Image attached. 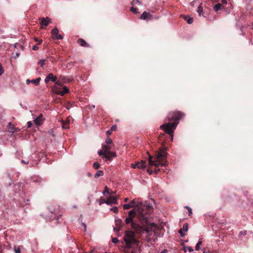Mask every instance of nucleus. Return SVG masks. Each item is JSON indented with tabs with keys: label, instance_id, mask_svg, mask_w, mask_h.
I'll return each mask as SVG.
<instances>
[{
	"label": "nucleus",
	"instance_id": "obj_38",
	"mask_svg": "<svg viewBox=\"0 0 253 253\" xmlns=\"http://www.w3.org/2000/svg\"><path fill=\"white\" fill-rule=\"evenodd\" d=\"M114 213H117L118 212V208L117 207H114L110 209Z\"/></svg>",
	"mask_w": 253,
	"mask_h": 253
},
{
	"label": "nucleus",
	"instance_id": "obj_37",
	"mask_svg": "<svg viewBox=\"0 0 253 253\" xmlns=\"http://www.w3.org/2000/svg\"><path fill=\"white\" fill-rule=\"evenodd\" d=\"M110 190L109 189L107 188V187H105L104 191L103 192V194L105 195L106 193L110 194Z\"/></svg>",
	"mask_w": 253,
	"mask_h": 253
},
{
	"label": "nucleus",
	"instance_id": "obj_27",
	"mask_svg": "<svg viewBox=\"0 0 253 253\" xmlns=\"http://www.w3.org/2000/svg\"><path fill=\"white\" fill-rule=\"evenodd\" d=\"M183 251L184 252L189 251L190 253H191V252H193V249L191 247L184 246L183 247Z\"/></svg>",
	"mask_w": 253,
	"mask_h": 253
},
{
	"label": "nucleus",
	"instance_id": "obj_12",
	"mask_svg": "<svg viewBox=\"0 0 253 253\" xmlns=\"http://www.w3.org/2000/svg\"><path fill=\"white\" fill-rule=\"evenodd\" d=\"M153 18V15L149 12L144 11L140 16L141 19L143 20H151Z\"/></svg>",
	"mask_w": 253,
	"mask_h": 253
},
{
	"label": "nucleus",
	"instance_id": "obj_32",
	"mask_svg": "<svg viewBox=\"0 0 253 253\" xmlns=\"http://www.w3.org/2000/svg\"><path fill=\"white\" fill-rule=\"evenodd\" d=\"M93 167L95 169H97L100 167V164L97 162H94L93 164Z\"/></svg>",
	"mask_w": 253,
	"mask_h": 253
},
{
	"label": "nucleus",
	"instance_id": "obj_23",
	"mask_svg": "<svg viewBox=\"0 0 253 253\" xmlns=\"http://www.w3.org/2000/svg\"><path fill=\"white\" fill-rule=\"evenodd\" d=\"M184 19L189 24H191L193 22V18L190 16H186L184 17Z\"/></svg>",
	"mask_w": 253,
	"mask_h": 253
},
{
	"label": "nucleus",
	"instance_id": "obj_64",
	"mask_svg": "<svg viewBox=\"0 0 253 253\" xmlns=\"http://www.w3.org/2000/svg\"><path fill=\"white\" fill-rule=\"evenodd\" d=\"M51 213H54V212L53 211H51Z\"/></svg>",
	"mask_w": 253,
	"mask_h": 253
},
{
	"label": "nucleus",
	"instance_id": "obj_28",
	"mask_svg": "<svg viewBox=\"0 0 253 253\" xmlns=\"http://www.w3.org/2000/svg\"><path fill=\"white\" fill-rule=\"evenodd\" d=\"M247 231L246 230L241 231L239 234V237L242 239L244 236L247 235Z\"/></svg>",
	"mask_w": 253,
	"mask_h": 253
},
{
	"label": "nucleus",
	"instance_id": "obj_55",
	"mask_svg": "<svg viewBox=\"0 0 253 253\" xmlns=\"http://www.w3.org/2000/svg\"><path fill=\"white\" fill-rule=\"evenodd\" d=\"M133 2H136L137 3H140V2L138 0H133Z\"/></svg>",
	"mask_w": 253,
	"mask_h": 253
},
{
	"label": "nucleus",
	"instance_id": "obj_52",
	"mask_svg": "<svg viewBox=\"0 0 253 253\" xmlns=\"http://www.w3.org/2000/svg\"><path fill=\"white\" fill-rule=\"evenodd\" d=\"M83 226H84V231H86V224H85V223H83Z\"/></svg>",
	"mask_w": 253,
	"mask_h": 253
},
{
	"label": "nucleus",
	"instance_id": "obj_10",
	"mask_svg": "<svg viewBox=\"0 0 253 253\" xmlns=\"http://www.w3.org/2000/svg\"><path fill=\"white\" fill-rule=\"evenodd\" d=\"M50 23H51V21L50 19L48 17H46V18H42L40 23L41 25V28H43V26H47Z\"/></svg>",
	"mask_w": 253,
	"mask_h": 253
},
{
	"label": "nucleus",
	"instance_id": "obj_49",
	"mask_svg": "<svg viewBox=\"0 0 253 253\" xmlns=\"http://www.w3.org/2000/svg\"><path fill=\"white\" fill-rule=\"evenodd\" d=\"M48 133L50 134V135H52L53 136H54V134H53V131L52 129H50L48 131Z\"/></svg>",
	"mask_w": 253,
	"mask_h": 253
},
{
	"label": "nucleus",
	"instance_id": "obj_24",
	"mask_svg": "<svg viewBox=\"0 0 253 253\" xmlns=\"http://www.w3.org/2000/svg\"><path fill=\"white\" fill-rule=\"evenodd\" d=\"M222 8V6L221 4H220L219 3L215 4L213 6V9L215 11H217L220 10Z\"/></svg>",
	"mask_w": 253,
	"mask_h": 253
},
{
	"label": "nucleus",
	"instance_id": "obj_6",
	"mask_svg": "<svg viewBox=\"0 0 253 253\" xmlns=\"http://www.w3.org/2000/svg\"><path fill=\"white\" fill-rule=\"evenodd\" d=\"M167 149L166 148H163L160 149L156 156V159L157 160H164L167 156Z\"/></svg>",
	"mask_w": 253,
	"mask_h": 253
},
{
	"label": "nucleus",
	"instance_id": "obj_19",
	"mask_svg": "<svg viewBox=\"0 0 253 253\" xmlns=\"http://www.w3.org/2000/svg\"><path fill=\"white\" fill-rule=\"evenodd\" d=\"M142 202L140 199H134L133 200H132L131 201H130V202L129 203V204H130V206L131 208H136V206L137 205L138 202Z\"/></svg>",
	"mask_w": 253,
	"mask_h": 253
},
{
	"label": "nucleus",
	"instance_id": "obj_26",
	"mask_svg": "<svg viewBox=\"0 0 253 253\" xmlns=\"http://www.w3.org/2000/svg\"><path fill=\"white\" fill-rule=\"evenodd\" d=\"M69 120H68L66 122H62V127L63 128L68 129L69 128Z\"/></svg>",
	"mask_w": 253,
	"mask_h": 253
},
{
	"label": "nucleus",
	"instance_id": "obj_42",
	"mask_svg": "<svg viewBox=\"0 0 253 253\" xmlns=\"http://www.w3.org/2000/svg\"><path fill=\"white\" fill-rule=\"evenodd\" d=\"M130 10L134 13H136L137 14L138 12L137 11V9L136 8H134V7H131V9H130Z\"/></svg>",
	"mask_w": 253,
	"mask_h": 253
},
{
	"label": "nucleus",
	"instance_id": "obj_63",
	"mask_svg": "<svg viewBox=\"0 0 253 253\" xmlns=\"http://www.w3.org/2000/svg\"><path fill=\"white\" fill-rule=\"evenodd\" d=\"M92 107L95 108V106L94 105L92 106Z\"/></svg>",
	"mask_w": 253,
	"mask_h": 253
},
{
	"label": "nucleus",
	"instance_id": "obj_7",
	"mask_svg": "<svg viewBox=\"0 0 253 253\" xmlns=\"http://www.w3.org/2000/svg\"><path fill=\"white\" fill-rule=\"evenodd\" d=\"M59 30L57 28H55L51 30V34L52 38L55 40H62L63 36L58 34Z\"/></svg>",
	"mask_w": 253,
	"mask_h": 253
},
{
	"label": "nucleus",
	"instance_id": "obj_3",
	"mask_svg": "<svg viewBox=\"0 0 253 253\" xmlns=\"http://www.w3.org/2000/svg\"><path fill=\"white\" fill-rule=\"evenodd\" d=\"M133 219V218L128 216L126 218L125 222L126 224H130L131 227L137 233L141 234L145 232L148 233L151 230L150 226L151 227H156V224L154 223H151L150 225L148 224V225L145 224H141L142 225H140L136 223Z\"/></svg>",
	"mask_w": 253,
	"mask_h": 253
},
{
	"label": "nucleus",
	"instance_id": "obj_33",
	"mask_svg": "<svg viewBox=\"0 0 253 253\" xmlns=\"http://www.w3.org/2000/svg\"><path fill=\"white\" fill-rule=\"evenodd\" d=\"M131 208L129 204H126L123 205V208L124 210H128L129 208Z\"/></svg>",
	"mask_w": 253,
	"mask_h": 253
},
{
	"label": "nucleus",
	"instance_id": "obj_39",
	"mask_svg": "<svg viewBox=\"0 0 253 253\" xmlns=\"http://www.w3.org/2000/svg\"><path fill=\"white\" fill-rule=\"evenodd\" d=\"M14 251L15 253H21V250L19 247H14Z\"/></svg>",
	"mask_w": 253,
	"mask_h": 253
},
{
	"label": "nucleus",
	"instance_id": "obj_56",
	"mask_svg": "<svg viewBox=\"0 0 253 253\" xmlns=\"http://www.w3.org/2000/svg\"><path fill=\"white\" fill-rule=\"evenodd\" d=\"M116 191H111V192H110V194H111V195H113V194H116Z\"/></svg>",
	"mask_w": 253,
	"mask_h": 253
},
{
	"label": "nucleus",
	"instance_id": "obj_45",
	"mask_svg": "<svg viewBox=\"0 0 253 253\" xmlns=\"http://www.w3.org/2000/svg\"><path fill=\"white\" fill-rule=\"evenodd\" d=\"M117 128V126L116 125H113L111 127V131H114Z\"/></svg>",
	"mask_w": 253,
	"mask_h": 253
},
{
	"label": "nucleus",
	"instance_id": "obj_36",
	"mask_svg": "<svg viewBox=\"0 0 253 253\" xmlns=\"http://www.w3.org/2000/svg\"><path fill=\"white\" fill-rule=\"evenodd\" d=\"M185 208L188 210V212H189V215H191L192 214V211L191 208H190L188 206H186Z\"/></svg>",
	"mask_w": 253,
	"mask_h": 253
},
{
	"label": "nucleus",
	"instance_id": "obj_35",
	"mask_svg": "<svg viewBox=\"0 0 253 253\" xmlns=\"http://www.w3.org/2000/svg\"><path fill=\"white\" fill-rule=\"evenodd\" d=\"M112 140L110 138H107L106 139V143L107 144L106 145H109V144H111L112 143Z\"/></svg>",
	"mask_w": 253,
	"mask_h": 253
},
{
	"label": "nucleus",
	"instance_id": "obj_54",
	"mask_svg": "<svg viewBox=\"0 0 253 253\" xmlns=\"http://www.w3.org/2000/svg\"><path fill=\"white\" fill-rule=\"evenodd\" d=\"M159 170L160 169H155L153 172L155 173H157L159 171Z\"/></svg>",
	"mask_w": 253,
	"mask_h": 253
},
{
	"label": "nucleus",
	"instance_id": "obj_5",
	"mask_svg": "<svg viewBox=\"0 0 253 253\" xmlns=\"http://www.w3.org/2000/svg\"><path fill=\"white\" fill-rule=\"evenodd\" d=\"M149 164L150 166H154L155 167L158 168L160 166L163 167L166 165V163L163 162L162 160H157L156 157L154 160H153V157L149 154Z\"/></svg>",
	"mask_w": 253,
	"mask_h": 253
},
{
	"label": "nucleus",
	"instance_id": "obj_59",
	"mask_svg": "<svg viewBox=\"0 0 253 253\" xmlns=\"http://www.w3.org/2000/svg\"><path fill=\"white\" fill-rule=\"evenodd\" d=\"M128 201V198H125V199H124V201H125V202H127Z\"/></svg>",
	"mask_w": 253,
	"mask_h": 253
},
{
	"label": "nucleus",
	"instance_id": "obj_41",
	"mask_svg": "<svg viewBox=\"0 0 253 253\" xmlns=\"http://www.w3.org/2000/svg\"><path fill=\"white\" fill-rule=\"evenodd\" d=\"M98 154L99 155V156H101V155H103V157L104 158V154H106L104 152L103 149L102 150H99L98 152Z\"/></svg>",
	"mask_w": 253,
	"mask_h": 253
},
{
	"label": "nucleus",
	"instance_id": "obj_44",
	"mask_svg": "<svg viewBox=\"0 0 253 253\" xmlns=\"http://www.w3.org/2000/svg\"><path fill=\"white\" fill-rule=\"evenodd\" d=\"M4 72V70L0 63V76Z\"/></svg>",
	"mask_w": 253,
	"mask_h": 253
},
{
	"label": "nucleus",
	"instance_id": "obj_58",
	"mask_svg": "<svg viewBox=\"0 0 253 253\" xmlns=\"http://www.w3.org/2000/svg\"><path fill=\"white\" fill-rule=\"evenodd\" d=\"M111 131H111V130H107V131H106V133H107V134H111Z\"/></svg>",
	"mask_w": 253,
	"mask_h": 253
},
{
	"label": "nucleus",
	"instance_id": "obj_4",
	"mask_svg": "<svg viewBox=\"0 0 253 253\" xmlns=\"http://www.w3.org/2000/svg\"><path fill=\"white\" fill-rule=\"evenodd\" d=\"M123 239L126 243V247L128 249L132 248L133 245L138 243V241L135 238L134 233L132 231H126Z\"/></svg>",
	"mask_w": 253,
	"mask_h": 253
},
{
	"label": "nucleus",
	"instance_id": "obj_51",
	"mask_svg": "<svg viewBox=\"0 0 253 253\" xmlns=\"http://www.w3.org/2000/svg\"><path fill=\"white\" fill-rule=\"evenodd\" d=\"M32 126V123L31 122H28V127H30Z\"/></svg>",
	"mask_w": 253,
	"mask_h": 253
},
{
	"label": "nucleus",
	"instance_id": "obj_29",
	"mask_svg": "<svg viewBox=\"0 0 253 253\" xmlns=\"http://www.w3.org/2000/svg\"><path fill=\"white\" fill-rule=\"evenodd\" d=\"M202 244V239H200L198 241V242L197 243L196 247H195V250L196 251H199L200 249V247L201 246Z\"/></svg>",
	"mask_w": 253,
	"mask_h": 253
},
{
	"label": "nucleus",
	"instance_id": "obj_30",
	"mask_svg": "<svg viewBox=\"0 0 253 253\" xmlns=\"http://www.w3.org/2000/svg\"><path fill=\"white\" fill-rule=\"evenodd\" d=\"M98 203L99 205L104 203L106 204V200L104 199L103 197H101L98 200Z\"/></svg>",
	"mask_w": 253,
	"mask_h": 253
},
{
	"label": "nucleus",
	"instance_id": "obj_22",
	"mask_svg": "<svg viewBox=\"0 0 253 253\" xmlns=\"http://www.w3.org/2000/svg\"><path fill=\"white\" fill-rule=\"evenodd\" d=\"M69 89L68 87L66 86H64L63 88V90L62 91H59L58 93L61 96H63L65 93L68 92Z\"/></svg>",
	"mask_w": 253,
	"mask_h": 253
},
{
	"label": "nucleus",
	"instance_id": "obj_47",
	"mask_svg": "<svg viewBox=\"0 0 253 253\" xmlns=\"http://www.w3.org/2000/svg\"><path fill=\"white\" fill-rule=\"evenodd\" d=\"M16 128H15L14 127H12L11 128V130H10V131L12 133H14L16 131Z\"/></svg>",
	"mask_w": 253,
	"mask_h": 253
},
{
	"label": "nucleus",
	"instance_id": "obj_53",
	"mask_svg": "<svg viewBox=\"0 0 253 253\" xmlns=\"http://www.w3.org/2000/svg\"><path fill=\"white\" fill-rule=\"evenodd\" d=\"M221 2L223 4H227V0H221Z\"/></svg>",
	"mask_w": 253,
	"mask_h": 253
},
{
	"label": "nucleus",
	"instance_id": "obj_11",
	"mask_svg": "<svg viewBox=\"0 0 253 253\" xmlns=\"http://www.w3.org/2000/svg\"><path fill=\"white\" fill-rule=\"evenodd\" d=\"M117 204V198L114 196H110L106 200V204L111 205Z\"/></svg>",
	"mask_w": 253,
	"mask_h": 253
},
{
	"label": "nucleus",
	"instance_id": "obj_31",
	"mask_svg": "<svg viewBox=\"0 0 253 253\" xmlns=\"http://www.w3.org/2000/svg\"><path fill=\"white\" fill-rule=\"evenodd\" d=\"M197 11L199 13V15L201 16L203 11V8L200 5L198 6Z\"/></svg>",
	"mask_w": 253,
	"mask_h": 253
},
{
	"label": "nucleus",
	"instance_id": "obj_25",
	"mask_svg": "<svg viewBox=\"0 0 253 253\" xmlns=\"http://www.w3.org/2000/svg\"><path fill=\"white\" fill-rule=\"evenodd\" d=\"M103 174L104 173L102 170H97V172L95 174L94 177L97 178L99 176H102Z\"/></svg>",
	"mask_w": 253,
	"mask_h": 253
},
{
	"label": "nucleus",
	"instance_id": "obj_14",
	"mask_svg": "<svg viewBox=\"0 0 253 253\" xmlns=\"http://www.w3.org/2000/svg\"><path fill=\"white\" fill-rule=\"evenodd\" d=\"M115 223L116 227H114V231H119L122 226V220L119 217L115 218Z\"/></svg>",
	"mask_w": 253,
	"mask_h": 253
},
{
	"label": "nucleus",
	"instance_id": "obj_40",
	"mask_svg": "<svg viewBox=\"0 0 253 253\" xmlns=\"http://www.w3.org/2000/svg\"><path fill=\"white\" fill-rule=\"evenodd\" d=\"M112 242L114 244H116L119 243V240L117 238H113L112 239Z\"/></svg>",
	"mask_w": 253,
	"mask_h": 253
},
{
	"label": "nucleus",
	"instance_id": "obj_2",
	"mask_svg": "<svg viewBox=\"0 0 253 253\" xmlns=\"http://www.w3.org/2000/svg\"><path fill=\"white\" fill-rule=\"evenodd\" d=\"M183 116V114L179 111L170 113L167 116V120L169 122L164 123L160 126V129H163L169 134L171 141L173 140L174 130L179 123V120Z\"/></svg>",
	"mask_w": 253,
	"mask_h": 253
},
{
	"label": "nucleus",
	"instance_id": "obj_9",
	"mask_svg": "<svg viewBox=\"0 0 253 253\" xmlns=\"http://www.w3.org/2000/svg\"><path fill=\"white\" fill-rule=\"evenodd\" d=\"M117 157V154L115 152L113 151H110L106 154L104 155V158L106 159V161H110L112 160V158H115Z\"/></svg>",
	"mask_w": 253,
	"mask_h": 253
},
{
	"label": "nucleus",
	"instance_id": "obj_34",
	"mask_svg": "<svg viewBox=\"0 0 253 253\" xmlns=\"http://www.w3.org/2000/svg\"><path fill=\"white\" fill-rule=\"evenodd\" d=\"M45 63V60L44 59H41L40 60L38 64L41 65V67H43Z\"/></svg>",
	"mask_w": 253,
	"mask_h": 253
},
{
	"label": "nucleus",
	"instance_id": "obj_61",
	"mask_svg": "<svg viewBox=\"0 0 253 253\" xmlns=\"http://www.w3.org/2000/svg\"><path fill=\"white\" fill-rule=\"evenodd\" d=\"M16 56H18L19 54L18 53L16 54Z\"/></svg>",
	"mask_w": 253,
	"mask_h": 253
},
{
	"label": "nucleus",
	"instance_id": "obj_57",
	"mask_svg": "<svg viewBox=\"0 0 253 253\" xmlns=\"http://www.w3.org/2000/svg\"><path fill=\"white\" fill-rule=\"evenodd\" d=\"M22 162L23 163L25 164H28V161L27 162V161H24V160H22Z\"/></svg>",
	"mask_w": 253,
	"mask_h": 253
},
{
	"label": "nucleus",
	"instance_id": "obj_13",
	"mask_svg": "<svg viewBox=\"0 0 253 253\" xmlns=\"http://www.w3.org/2000/svg\"><path fill=\"white\" fill-rule=\"evenodd\" d=\"M188 230V224L187 223H184L183 225L182 228H181L179 231L178 233L180 234V236L183 237L184 236L185 234L184 232H186Z\"/></svg>",
	"mask_w": 253,
	"mask_h": 253
},
{
	"label": "nucleus",
	"instance_id": "obj_16",
	"mask_svg": "<svg viewBox=\"0 0 253 253\" xmlns=\"http://www.w3.org/2000/svg\"><path fill=\"white\" fill-rule=\"evenodd\" d=\"M41 80V78H38L36 79L31 80L28 79L26 81V83L27 84H29L30 83H32L36 85H38L39 84Z\"/></svg>",
	"mask_w": 253,
	"mask_h": 253
},
{
	"label": "nucleus",
	"instance_id": "obj_15",
	"mask_svg": "<svg viewBox=\"0 0 253 253\" xmlns=\"http://www.w3.org/2000/svg\"><path fill=\"white\" fill-rule=\"evenodd\" d=\"M137 168L140 169H144L146 168V162L144 161H141V162H136Z\"/></svg>",
	"mask_w": 253,
	"mask_h": 253
},
{
	"label": "nucleus",
	"instance_id": "obj_48",
	"mask_svg": "<svg viewBox=\"0 0 253 253\" xmlns=\"http://www.w3.org/2000/svg\"><path fill=\"white\" fill-rule=\"evenodd\" d=\"M147 172L150 174H152L153 173V171L150 168L147 169Z\"/></svg>",
	"mask_w": 253,
	"mask_h": 253
},
{
	"label": "nucleus",
	"instance_id": "obj_1",
	"mask_svg": "<svg viewBox=\"0 0 253 253\" xmlns=\"http://www.w3.org/2000/svg\"><path fill=\"white\" fill-rule=\"evenodd\" d=\"M153 211V208L148 202L143 203L142 202H138L136 208L128 212V216L134 218L137 214L138 218L141 224H145L148 225V215Z\"/></svg>",
	"mask_w": 253,
	"mask_h": 253
},
{
	"label": "nucleus",
	"instance_id": "obj_20",
	"mask_svg": "<svg viewBox=\"0 0 253 253\" xmlns=\"http://www.w3.org/2000/svg\"><path fill=\"white\" fill-rule=\"evenodd\" d=\"M103 150L104 153H108L110 152V150L111 149V147L108 145H104L102 146Z\"/></svg>",
	"mask_w": 253,
	"mask_h": 253
},
{
	"label": "nucleus",
	"instance_id": "obj_50",
	"mask_svg": "<svg viewBox=\"0 0 253 253\" xmlns=\"http://www.w3.org/2000/svg\"><path fill=\"white\" fill-rule=\"evenodd\" d=\"M131 168H133V169H135V168H137V165H136V163L135 162V163H134V164H132L131 165Z\"/></svg>",
	"mask_w": 253,
	"mask_h": 253
},
{
	"label": "nucleus",
	"instance_id": "obj_17",
	"mask_svg": "<svg viewBox=\"0 0 253 253\" xmlns=\"http://www.w3.org/2000/svg\"><path fill=\"white\" fill-rule=\"evenodd\" d=\"M43 115L41 114L35 120L34 123L36 125H40L42 124V118Z\"/></svg>",
	"mask_w": 253,
	"mask_h": 253
},
{
	"label": "nucleus",
	"instance_id": "obj_8",
	"mask_svg": "<svg viewBox=\"0 0 253 253\" xmlns=\"http://www.w3.org/2000/svg\"><path fill=\"white\" fill-rule=\"evenodd\" d=\"M57 79V77L54 76L52 73H49L45 78L44 82L45 83H47L49 81H50L52 82L55 83L57 84L58 83L56 82Z\"/></svg>",
	"mask_w": 253,
	"mask_h": 253
},
{
	"label": "nucleus",
	"instance_id": "obj_21",
	"mask_svg": "<svg viewBox=\"0 0 253 253\" xmlns=\"http://www.w3.org/2000/svg\"><path fill=\"white\" fill-rule=\"evenodd\" d=\"M138 243H137V244L133 245L132 250L131 251V253H139V247H138Z\"/></svg>",
	"mask_w": 253,
	"mask_h": 253
},
{
	"label": "nucleus",
	"instance_id": "obj_43",
	"mask_svg": "<svg viewBox=\"0 0 253 253\" xmlns=\"http://www.w3.org/2000/svg\"><path fill=\"white\" fill-rule=\"evenodd\" d=\"M35 41L38 42V44H40L42 43V40H38L37 38L34 39Z\"/></svg>",
	"mask_w": 253,
	"mask_h": 253
},
{
	"label": "nucleus",
	"instance_id": "obj_62",
	"mask_svg": "<svg viewBox=\"0 0 253 253\" xmlns=\"http://www.w3.org/2000/svg\"><path fill=\"white\" fill-rule=\"evenodd\" d=\"M9 125L10 126L11 125V123H9Z\"/></svg>",
	"mask_w": 253,
	"mask_h": 253
},
{
	"label": "nucleus",
	"instance_id": "obj_46",
	"mask_svg": "<svg viewBox=\"0 0 253 253\" xmlns=\"http://www.w3.org/2000/svg\"><path fill=\"white\" fill-rule=\"evenodd\" d=\"M32 49L34 50H37L39 49V46H38L37 44L34 45L33 46Z\"/></svg>",
	"mask_w": 253,
	"mask_h": 253
},
{
	"label": "nucleus",
	"instance_id": "obj_18",
	"mask_svg": "<svg viewBox=\"0 0 253 253\" xmlns=\"http://www.w3.org/2000/svg\"><path fill=\"white\" fill-rule=\"evenodd\" d=\"M78 43L82 46H89V45L83 39H79Z\"/></svg>",
	"mask_w": 253,
	"mask_h": 253
},
{
	"label": "nucleus",
	"instance_id": "obj_60",
	"mask_svg": "<svg viewBox=\"0 0 253 253\" xmlns=\"http://www.w3.org/2000/svg\"><path fill=\"white\" fill-rule=\"evenodd\" d=\"M167 253V251L166 250H165L163 252H161V253Z\"/></svg>",
	"mask_w": 253,
	"mask_h": 253
}]
</instances>
